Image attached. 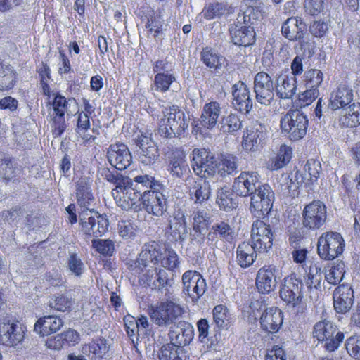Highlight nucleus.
Here are the masks:
<instances>
[{
	"mask_svg": "<svg viewBox=\"0 0 360 360\" xmlns=\"http://www.w3.org/2000/svg\"><path fill=\"white\" fill-rule=\"evenodd\" d=\"M165 269L175 272L180 265V259L170 246L166 247L156 241L146 243L134 260L127 263L128 276L133 285L141 286L156 292H169L173 279Z\"/></svg>",
	"mask_w": 360,
	"mask_h": 360,
	"instance_id": "f257e3e1",
	"label": "nucleus"
},
{
	"mask_svg": "<svg viewBox=\"0 0 360 360\" xmlns=\"http://www.w3.org/2000/svg\"><path fill=\"white\" fill-rule=\"evenodd\" d=\"M134 181L133 190L128 194L122 209L134 212L144 210L149 214L162 217L167 208L162 183L149 174L137 175Z\"/></svg>",
	"mask_w": 360,
	"mask_h": 360,
	"instance_id": "f03ea898",
	"label": "nucleus"
},
{
	"mask_svg": "<svg viewBox=\"0 0 360 360\" xmlns=\"http://www.w3.org/2000/svg\"><path fill=\"white\" fill-rule=\"evenodd\" d=\"M261 15V11L253 6H248L242 14H238V22L244 25H236L230 30L231 39L235 45L248 47L255 43L256 33L252 25Z\"/></svg>",
	"mask_w": 360,
	"mask_h": 360,
	"instance_id": "7ed1b4c3",
	"label": "nucleus"
},
{
	"mask_svg": "<svg viewBox=\"0 0 360 360\" xmlns=\"http://www.w3.org/2000/svg\"><path fill=\"white\" fill-rule=\"evenodd\" d=\"M188 127V121L183 110L176 105H172L163 110L160 121L159 131L167 138L179 137Z\"/></svg>",
	"mask_w": 360,
	"mask_h": 360,
	"instance_id": "20e7f679",
	"label": "nucleus"
},
{
	"mask_svg": "<svg viewBox=\"0 0 360 360\" xmlns=\"http://www.w3.org/2000/svg\"><path fill=\"white\" fill-rule=\"evenodd\" d=\"M79 217V232L86 239L101 237L108 229L109 221L107 216L99 214L94 209L89 212L82 211Z\"/></svg>",
	"mask_w": 360,
	"mask_h": 360,
	"instance_id": "39448f33",
	"label": "nucleus"
},
{
	"mask_svg": "<svg viewBox=\"0 0 360 360\" xmlns=\"http://www.w3.org/2000/svg\"><path fill=\"white\" fill-rule=\"evenodd\" d=\"M27 332L26 325L17 319L4 317L0 319V345L16 348L23 343Z\"/></svg>",
	"mask_w": 360,
	"mask_h": 360,
	"instance_id": "423d86ee",
	"label": "nucleus"
},
{
	"mask_svg": "<svg viewBox=\"0 0 360 360\" xmlns=\"http://www.w3.org/2000/svg\"><path fill=\"white\" fill-rule=\"evenodd\" d=\"M312 333L319 342H324L323 348L328 352L337 350L345 339V333L340 331L335 324L326 319L316 323Z\"/></svg>",
	"mask_w": 360,
	"mask_h": 360,
	"instance_id": "0eeeda50",
	"label": "nucleus"
},
{
	"mask_svg": "<svg viewBox=\"0 0 360 360\" xmlns=\"http://www.w3.org/2000/svg\"><path fill=\"white\" fill-rule=\"evenodd\" d=\"M47 106L50 105L53 112L51 115L52 134L60 137L66 130L65 113L69 108V100L59 91H52L51 98H47Z\"/></svg>",
	"mask_w": 360,
	"mask_h": 360,
	"instance_id": "6e6552de",
	"label": "nucleus"
},
{
	"mask_svg": "<svg viewBox=\"0 0 360 360\" xmlns=\"http://www.w3.org/2000/svg\"><path fill=\"white\" fill-rule=\"evenodd\" d=\"M140 304L143 309L147 308L151 319L160 326L174 323L184 313L183 307L172 301L162 302L156 307L149 304Z\"/></svg>",
	"mask_w": 360,
	"mask_h": 360,
	"instance_id": "1a4fd4ad",
	"label": "nucleus"
},
{
	"mask_svg": "<svg viewBox=\"0 0 360 360\" xmlns=\"http://www.w3.org/2000/svg\"><path fill=\"white\" fill-rule=\"evenodd\" d=\"M345 248L342 236L336 231L323 233L318 239L317 253L321 259L332 261L341 255Z\"/></svg>",
	"mask_w": 360,
	"mask_h": 360,
	"instance_id": "9d476101",
	"label": "nucleus"
},
{
	"mask_svg": "<svg viewBox=\"0 0 360 360\" xmlns=\"http://www.w3.org/2000/svg\"><path fill=\"white\" fill-rule=\"evenodd\" d=\"M269 131L266 126L258 121L252 122L243 131L241 147L247 153L261 150L266 143Z\"/></svg>",
	"mask_w": 360,
	"mask_h": 360,
	"instance_id": "9b49d317",
	"label": "nucleus"
},
{
	"mask_svg": "<svg viewBox=\"0 0 360 360\" xmlns=\"http://www.w3.org/2000/svg\"><path fill=\"white\" fill-rule=\"evenodd\" d=\"M309 120L303 112L299 110L288 112L281 120L282 133L291 141H298L304 138L308 129Z\"/></svg>",
	"mask_w": 360,
	"mask_h": 360,
	"instance_id": "f8f14e48",
	"label": "nucleus"
},
{
	"mask_svg": "<svg viewBox=\"0 0 360 360\" xmlns=\"http://www.w3.org/2000/svg\"><path fill=\"white\" fill-rule=\"evenodd\" d=\"M250 197V211L253 217L257 219L266 217L274 200V193L271 186L267 184L259 185Z\"/></svg>",
	"mask_w": 360,
	"mask_h": 360,
	"instance_id": "ddd939ff",
	"label": "nucleus"
},
{
	"mask_svg": "<svg viewBox=\"0 0 360 360\" xmlns=\"http://www.w3.org/2000/svg\"><path fill=\"white\" fill-rule=\"evenodd\" d=\"M327 219V207L319 200H314L304 205L302 211V224L308 231L321 229Z\"/></svg>",
	"mask_w": 360,
	"mask_h": 360,
	"instance_id": "4468645a",
	"label": "nucleus"
},
{
	"mask_svg": "<svg viewBox=\"0 0 360 360\" xmlns=\"http://www.w3.org/2000/svg\"><path fill=\"white\" fill-rule=\"evenodd\" d=\"M274 231L269 224L261 219L255 220L251 229V243L259 252H268L273 245Z\"/></svg>",
	"mask_w": 360,
	"mask_h": 360,
	"instance_id": "2eb2a0df",
	"label": "nucleus"
},
{
	"mask_svg": "<svg viewBox=\"0 0 360 360\" xmlns=\"http://www.w3.org/2000/svg\"><path fill=\"white\" fill-rule=\"evenodd\" d=\"M191 167L195 174L200 177L215 174L216 158L210 150L195 148L193 150Z\"/></svg>",
	"mask_w": 360,
	"mask_h": 360,
	"instance_id": "dca6fc26",
	"label": "nucleus"
},
{
	"mask_svg": "<svg viewBox=\"0 0 360 360\" xmlns=\"http://www.w3.org/2000/svg\"><path fill=\"white\" fill-rule=\"evenodd\" d=\"M105 179L115 185V188L112 191V195L117 205L122 208L128 194L133 190L135 184L134 178L132 179L108 170L105 175Z\"/></svg>",
	"mask_w": 360,
	"mask_h": 360,
	"instance_id": "f3484780",
	"label": "nucleus"
},
{
	"mask_svg": "<svg viewBox=\"0 0 360 360\" xmlns=\"http://www.w3.org/2000/svg\"><path fill=\"white\" fill-rule=\"evenodd\" d=\"M254 91L258 103L269 105L274 98L276 85L271 77L265 72L257 73L254 78Z\"/></svg>",
	"mask_w": 360,
	"mask_h": 360,
	"instance_id": "a211bd4d",
	"label": "nucleus"
},
{
	"mask_svg": "<svg viewBox=\"0 0 360 360\" xmlns=\"http://www.w3.org/2000/svg\"><path fill=\"white\" fill-rule=\"evenodd\" d=\"M107 158L112 167L120 171L126 169L132 162V155L127 146L120 142L110 145Z\"/></svg>",
	"mask_w": 360,
	"mask_h": 360,
	"instance_id": "6ab92c4d",
	"label": "nucleus"
},
{
	"mask_svg": "<svg viewBox=\"0 0 360 360\" xmlns=\"http://www.w3.org/2000/svg\"><path fill=\"white\" fill-rule=\"evenodd\" d=\"M259 175L255 172H242L234 180L232 191L238 196L247 197L251 195L257 188Z\"/></svg>",
	"mask_w": 360,
	"mask_h": 360,
	"instance_id": "aec40b11",
	"label": "nucleus"
},
{
	"mask_svg": "<svg viewBox=\"0 0 360 360\" xmlns=\"http://www.w3.org/2000/svg\"><path fill=\"white\" fill-rule=\"evenodd\" d=\"M307 27L300 17L288 18L282 25L281 34L287 39L301 41L304 39Z\"/></svg>",
	"mask_w": 360,
	"mask_h": 360,
	"instance_id": "412c9836",
	"label": "nucleus"
},
{
	"mask_svg": "<svg viewBox=\"0 0 360 360\" xmlns=\"http://www.w3.org/2000/svg\"><path fill=\"white\" fill-rule=\"evenodd\" d=\"M234 108L242 113H248L252 108V101L250 91L245 82L239 81L232 88Z\"/></svg>",
	"mask_w": 360,
	"mask_h": 360,
	"instance_id": "4be33fe9",
	"label": "nucleus"
},
{
	"mask_svg": "<svg viewBox=\"0 0 360 360\" xmlns=\"http://www.w3.org/2000/svg\"><path fill=\"white\" fill-rule=\"evenodd\" d=\"M259 322L264 331L276 333L283 325V313L277 307L267 308L262 314Z\"/></svg>",
	"mask_w": 360,
	"mask_h": 360,
	"instance_id": "5701e85b",
	"label": "nucleus"
},
{
	"mask_svg": "<svg viewBox=\"0 0 360 360\" xmlns=\"http://www.w3.org/2000/svg\"><path fill=\"white\" fill-rule=\"evenodd\" d=\"M75 134L79 139H81L84 146H89L93 143L96 139V130L91 128V117L84 114L77 113Z\"/></svg>",
	"mask_w": 360,
	"mask_h": 360,
	"instance_id": "b1692460",
	"label": "nucleus"
},
{
	"mask_svg": "<svg viewBox=\"0 0 360 360\" xmlns=\"http://www.w3.org/2000/svg\"><path fill=\"white\" fill-rule=\"evenodd\" d=\"M321 171V164L319 160L309 159L304 165L303 171L295 172V177L300 179L305 187H309L318 181Z\"/></svg>",
	"mask_w": 360,
	"mask_h": 360,
	"instance_id": "393cba45",
	"label": "nucleus"
},
{
	"mask_svg": "<svg viewBox=\"0 0 360 360\" xmlns=\"http://www.w3.org/2000/svg\"><path fill=\"white\" fill-rule=\"evenodd\" d=\"M170 342L181 346V349L190 344L193 338V328L186 321H179L169 333Z\"/></svg>",
	"mask_w": 360,
	"mask_h": 360,
	"instance_id": "a878e982",
	"label": "nucleus"
},
{
	"mask_svg": "<svg viewBox=\"0 0 360 360\" xmlns=\"http://www.w3.org/2000/svg\"><path fill=\"white\" fill-rule=\"evenodd\" d=\"M139 16L142 20H146V28L148 32L153 34L156 38L162 31V24L160 21V15L149 5H143L139 10Z\"/></svg>",
	"mask_w": 360,
	"mask_h": 360,
	"instance_id": "bb28decb",
	"label": "nucleus"
},
{
	"mask_svg": "<svg viewBox=\"0 0 360 360\" xmlns=\"http://www.w3.org/2000/svg\"><path fill=\"white\" fill-rule=\"evenodd\" d=\"M63 326V320L56 316H44L38 319L34 325V331L45 337L58 331Z\"/></svg>",
	"mask_w": 360,
	"mask_h": 360,
	"instance_id": "cd10ccee",
	"label": "nucleus"
},
{
	"mask_svg": "<svg viewBox=\"0 0 360 360\" xmlns=\"http://www.w3.org/2000/svg\"><path fill=\"white\" fill-rule=\"evenodd\" d=\"M137 144L139 146V158L144 165H151L159 157L158 148L149 137L141 135L138 137Z\"/></svg>",
	"mask_w": 360,
	"mask_h": 360,
	"instance_id": "c85d7f7f",
	"label": "nucleus"
},
{
	"mask_svg": "<svg viewBox=\"0 0 360 360\" xmlns=\"http://www.w3.org/2000/svg\"><path fill=\"white\" fill-rule=\"evenodd\" d=\"M123 321L126 333L131 338L146 334L149 328L148 318L143 315L136 319L131 314H127L124 316Z\"/></svg>",
	"mask_w": 360,
	"mask_h": 360,
	"instance_id": "c756f323",
	"label": "nucleus"
},
{
	"mask_svg": "<svg viewBox=\"0 0 360 360\" xmlns=\"http://www.w3.org/2000/svg\"><path fill=\"white\" fill-rule=\"evenodd\" d=\"M354 99L353 90L346 84H340L330 95V105L333 110L347 108Z\"/></svg>",
	"mask_w": 360,
	"mask_h": 360,
	"instance_id": "7c9ffc66",
	"label": "nucleus"
},
{
	"mask_svg": "<svg viewBox=\"0 0 360 360\" xmlns=\"http://www.w3.org/2000/svg\"><path fill=\"white\" fill-rule=\"evenodd\" d=\"M76 199L78 205L83 209L82 211L90 210L89 207L94 200L91 188V183L86 177H81L76 184Z\"/></svg>",
	"mask_w": 360,
	"mask_h": 360,
	"instance_id": "2f4dec72",
	"label": "nucleus"
},
{
	"mask_svg": "<svg viewBox=\"0 0 360 360\" xmlns=\"http://www.w3.org/2000/svg\"><path fill=\"white\" fill-rule=\"evenodd\" d=\"M183 291L205 292L207 284L202 276L196 271L188 270L182 275Z\"/></svg>",
	"mask_w": 360,
	"mask_h": 360,
	"instance_id": "473e14b6",
	"label": "nucleus"
},
{
	"mask_svg": "<svg viewBox=\"0 0 360 360\" xmlns=\"http://www.w3.org/2000/svg\"><path fill=\"white\" fill-rule=\"evenodd\" d=\"M168 167L172 176L181 178L189 172V167L184 150L175 148L172 151Z\"/></svg>",
	"mask_w": 360,
	"mask_h": 360,
	"instance_id": "72a5a7b5",
	"label": "nucleus"
},
{
	"mask_svg": "<svg viewBox=\"0 0 360 360\" xmlns=\"http://www.w3.org/2000/svg\"><path fill=\"white\" fill-rule=\"evenodd\" d=\"M257 249L250 242L244 241L236 249V262L243 269L250 267L257 259Z\"/></svg>",
	"mask_w": 360,
	"mask_h": 360,
	"instance_id": "f704fd0d",
	"label": "nucleus"
},
{
	"mask_svg": "<svg viewBox=\"0 0 360 360\" xmlns=\"http://www.w3.org/2000/svg\"><path fill=\"white\" fill-rule=\"evenodd\" d=\"M238 158L236 155L229 153H221L216 160L215 173L221 176L233 174L237 172Z\"/></svg>",
	"mask_w": 360,
	"mask_h": 360,
	"instance_id": "c9c22d12",
	"label": "nucleus"
},
{
	"mask_svg": "<svg viewBox=\"0 0 360 360\" xmlns=\"http://www.w3.org/2000/svg\"><path fill=\"white\" fill-rule=\"evenodd\" d=\"M296 79L287 74H281L276 79V92L282 99L290 98L295 94Z\"/></svg>",
	"mask_w": 360,
	"mask_h": 360,
	"instance_id": "e433bc0d",
	"label": "nucleus"
},
{
	"mask_svg": "<svg viewBox=\"0 0 360 360\" xmlns=\"http://www.w3.org/2000/svg\"><path fill=\"white\" fill-rule=\"evenodd\" d=\"M256 286L258 292H271L276 287L274 273L270 266H263L257 274Z\"/></svg>",
	"mask_w": 360,
	"mask_h": 360,
	"instance_id": "4c0bfd02",
	"label": "nucleus"
},
{
	"mask_svg": "<svg viewBox=\"0 0 360 360\" xmlns=\"http://www.w3.org/2000/svg\"><path fill=\"white\" fill-rule=\"evenodd\" d=\"M339 124L346 128L360 126V102H354L343 110V114L339 118Z\"/></svg>",
	"mask_w": 360,
	"mask_h": 360,
	"instance_id": "58836bf2",
	"label": "nucleus"
},
{
	"mask_svg": "<svg viewBox=\"0 0 360 360\" xmlns=\"http://www.w3.org/2000/svg\"><path fill=\"white\" fill-rule=\"evenodd\" d=\"M200 60L207 68L216 72L222 68L226 60L222 55L210 46L202 48Z\"/></svg>",
	"mask_w": 360,
	"mask_h": 360,
	"instance_id": "ea45409f",
	"label": "nucleus"
},
{
	"mask_svg": "<svg viewBox=\"0 0 360 360\" xmlns=\"http://www.w3.org/2000/svg\"><path fill=\"white\" fill-rule=\"evenodd\" d=\"M108 351L106 341L101 338L92 340L82 347V352L91 360H102Z\"/></svg>",
	"mask_w": 360,
	"mask_h": 360,
	"instance_id": "a19ab883",
	"label": "nucleus"
},
{
	"mask_svg": "<svg viewBox=\"0 0 360 360\" xmlns=\"http://www.w3.org/2000/svg\"><path fill=\"white\" fill-rule=\"evenodd\" d=\"M221 107L218 102L211 101L204 105L201 114V124L207 129L213 128L218 120Z\"/></svg>",
	"mask_w": 360,
	"mask_h": 360,
	"instance_id": "79ce46f5",
	"label": "nucleus"
},
{
	"mask_svg": "<svg viewBox=\"0 0 360 360\" xmlns=\"http://www.w3.org/2000/svg\"><path fill=\"white\" fill-rule=\"evenodd\" d=\"M37 72L38 74L39 88L42 95L50 98L52 92L50 83L53 81L50 67L46 63L41 62L40 67L37 69Z\"/></svg>",
	"mask_w": 360,
	"mask_h": 360,
	"instance_id": "37998d69",
	"label": "nucleus"
},
{
	"mask_svg": "<svg viewBox=\"0 0 360 360\" xmlns=\"http://www.w3.org/2000/svg\"><path fill=\"white\" fill-rule=\"evenodd\" d=\"M210 224V217L203 211L198 210L193 214V231L195 238H203Z\"/></svg>",
	"mask_w": 360,
	"mask_h": 360,
	"instance_id": "c03bdc74",
	"label": "nucleus"
},
{
	"mask_svg": "<svg viewBox=\"0 0 360 360\" xmlns=\"http://www.w3.org/2000/svg\"><path fill=\"white\" fill-rule=\"evenodd\" d=\"M186 224L184 215L179 213L174 215L169 221L167 233L172 237L174 241L183 240L182 235L186 232Z\"/></svg>",
	"mask_w": 360,
	"mask_h": 360,
	"instance_id": "a18cd8bd",
	"label": "nucleus"
},
{
	"mask_svg": "<svg viewBox=\"0 0 360 360\" xmlns=\"http://www.w3.org/2000/svg\"><path fill=\"white\" fill-rule=\"evenodd\" d=\"M17 82L16 72L9 65L4 63L0 68V91L12 89Z\"/></svg>",
	"mask_w": 360,
	"mask_h": 360,
	"instance_id": "49530a36",
	"label": "nucleus"
},
{
	"mask_svg": "<svg viewBox=\"0 0 360 360\" xmlns=\"http://www.w3.org/2000/svg\"><path fill=\"white\" fill-rule=\"evenodd\" d=\"M292 157V148L283 144L275 158L271 160L269 166L271 170H278L286 166Z\"/></svg>",
	"mask_w": 360,
	"mask_h": 360,
	"instance_id": "de8ad7c7",
	"label": "nucleus"
},
{
	"mask_svg": "<svg viewBox=\"0 0 360 360\" xmlns=\"http://www.w3.org/2000/svg\"><path fill=\"white\" fill-rule=\"evenodd\" d=\"M323 78V72L318 69L311 68L307 70L301 77V84L306 89H319Z\"/></svg>",
	"mask_w": 360,
	"mask_h": 360,
	"instance_id": "09e8293b",
	"label": "nucleus"
},
{
	"mask_svg": "<svg viewBox=\"0 0 360 360\" xmlns=\"http://www.w3.org/2000/svg\"><path fill=\"white\" fill-rule=\"evenodd\" d=\"M184 349L174 342L164 344L158 352L159 360H183L182 354Z\"/></svg>",
	"mask_w": 360,
	"mask_h": 360,
	"instance_id": "8fccbe9b",
	"label": "nucleus"
},
{
	"mask_svg": "<svg viewBox=\"0 0 360 360\" xmlns=\"http://www.w3.org/2000/svg\"><path fill=\"white\" fill-rule=\"evenodd\" d=\"M232 192L226 187L218 190L216 202L220 210L230 212L237 207V202L233 198Z\"/></svg>",
	"mask_w": 360,
	"mask_h": 360,
	"instance_id": "3c124183",
	"label": "nucleus"
},
{
	"mask_svg": "<svg viewBox=\"0 0 360 360\" xmlns=\"http://www.w3.org/2000/svg\"><path fill=\"white\" fill-rule=\"evenodd\" d=\"M242 127V121L236 114L224 116L221 121L220 130L226 134H234Z\"/></svg>",
	"mask_w": 360,
	"mask_h": 360,
	"instance_id": "603ef678",
	"label": "nucleus"
},
{
	"mask_svg": "<svg viewBox=\"0 0 360 360\" xmlns=\"http://www.w3.org/2000/svg\"><path fill=\"white\" fill-rule=\"evenodd\" d=\"M227 11L226 4L219 2H212L206 5L201 11L202 16L207 20L219 18Z\"/></svg>",
	"mask_w": 360,
	"mask_h": 360,
	"instance_id": "864d4df0",
	"label": "nucleus"
},
{
	"mask_svg": "<svg viewBox=\"0 0 360 360\" xmlns=\"http://www.w3.org/2000/svg\"><path fill=\"white\" fill-rule=\"evenodd\" d=\"M217 236L227 241L232 240L233 236L231 226L224 221L214 224L207 236L209 240H213Z\"/></svg>",
	"mask_w": 360,
	"mask_h": 360,
	"instance_id": "5fc2aeb1",
	"label": "nucleus"
},
{
	"mask_svg": "<svg viewBox=\"0 0 360 360\" xmlns=\"http://www.w3.org/2000/svg\"><path fill=\"white\" fill-rule=\"evenodd\" d=\"M334 308L338 313L347 312L353 305L354 294H333Z\"/></svg>",
	"mask_w": 360,
	"mask_h": 360,
	"instance_id": "6e6d98bb",
	"label": "nucleus"
},
{
	"mask_svg": "<svg viewBox=\"0 0 360 360\" xmlns=\"http://www.w3.org/2000/svg\"><path fill=\"white\" fill-rule=\"evenodd\" d=\"M191 198L197 203H202L207 200L210 195V188L205 181L195 182L190 191Z\"/></svg>",
	"mask_w": 360,
	"mask_h": 360,
	"instance_id": "4d7b16f0",
	"label": "nucleus"
},
{
	"mask_svg": "<svg viewBox=\"0 0 360 360\" xmlns=\"http://www.w3.org/2000/svg\"><path fill=\"white\" fill-rule=\"evenodd\" d=\"M213 321L216 326L222 329L230 323V315L227 307L223 304L215 306L212 310Z\"/></svg>",
	"mask_w": 360,
	"mask_h": 360,
	"instance_id": "13d9d810",
	"label": "nucleus"
},
{
	"mask_svg": "<svg viewBox=\"0 0 360 360\" xmlns=\"http://www.w3.org/2000/svg\"><path fill=\"white\" fill-rule=\"evenodd\" d=\"M330 27L329 20H316L310 23L309 32L314 38L323 39L327 37Z\"/></svg>",
	"mask_w": 360,
	"mask_h": 360,
	"instance_id": "bf43d9fd",
	"label": "nucleus"
},
{
	"mask_svg": "<svg viewBox=\"0 0 360 360\" xmlns=\"http://www.w3.org/2000/svg\"><path fill=\"white\" fill-rule=\"evenodd\" d=\"M345 264L340 261L332 265L326 272V279L329 283L337 285L339 283L345 274Z\"/></svg>",
	"mask_w": 360,
	"mask_h": 360,
	"instance_id": "052dcab7",
	"label": "nucleus"
},
{
	"mask_svg": "<svg viewBox=\"0 0 360 360\" xmlns=\"http://www.w3.org/2000/svg\"><path fill=\"white\" fill-rule=\"evenodd\" d=\"M175 80L176 78L173 74L158 72L154 78L155 90L162 93L166 92Z\"/></svg>",
	"mask_w": 360,
	"mask_h": 360,
	"instance_id": "680f3d73",
	"label": "nucleus"
},
{
	"mask_svg": "<svg viewBox=\"0 0 360 360\" xmlns=\"http://www.w3.org/2000/svg\"><path fill=\"white\" fill-rule=\"evenodd\" d=\"M304 184L300 179L295 176V179L288 175L285 177L284 181L281 184V189L290 197L295 198L299 195L300 186Z\"/></svg>",
	"mask_w": 360,
	"mask_h": 360,
	"instance_id": "e2e57ef3",
	"label": "nucleus"
},
{
	"mask_svg": "<svg viewBox=\"0 0 360 360\" xmlns=\"http://www.w3.org/2000/svg\"><path fill=\"white\" fill-rule=\"evenodd\" d=\"M72 306V301L64 294H60L55 297L54 299L49 301V307L58 311H70Z\"/></svg>",
	"mask_w": 360,
	"mask_h": 360,
	"instance_id": "0e129e2a",
	"label": "nucleus"
},
{
	"mask_svg": "<svg viewBox=\"0 0 360 360\" xmlns=\"http://www.w3.org/2000/svg\"><path fill=\"white\" fill-rule=\"evenodd\" d=\"M302 281L296 278L295 274H290L284 278L283 288L279 292H302Z\"/></svg>",
	"mask_w": 360,
	"mask_h": 360,
	"instance_id": "69168bd1",
	"label": "nucleus"
},
{
	"mask_svg": "<svg viewBox=\"0 0 360 360\" xmlns=\"http://www.w3.org/2000/svg\"><path fill=\"white\" fill-rule=\"evenodd\" d=\"M92 245L98 253L105 257L112 256L115 250L114 243L110 240L94 239Z\"/></svg>",
	"mask_w": 360,
	"mask_h": 360,
	"instance_id": "338daca9",
	"label": "nucleus"
},
{
	"mask_svg": "<svg viewBox=\"0 0 360 360\" xmlns=\"http://www.w3.org/2000/svg\"><path fill=\"white\" fill-rule=\"evenodd\" d=\"M345 348L352 357L360 360V335H354L347 338Z\"/></svg>",
	"mask_w": 360,
	"mask_h": 360,
	"instance_id": "774afa93",
	"label": "nucleus"
}]
</instances>
